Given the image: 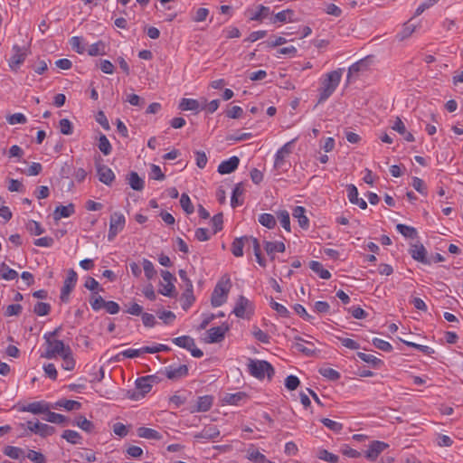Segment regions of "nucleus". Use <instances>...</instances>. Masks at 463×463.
Wrapping results in <instances>:
<instances>
[{"label": "nucleus", "mask_w": 463, "mask_h": 463, "mask_svg": "<svg viewBox=\"0 0 463 463\" xmlns=\"http://www.w3.org/2000/svg\"><path fill=\"white\" fill-rule=\"evenodd\" d=\"M344 69L332 71L323 76L319 88L318 103L325 102L335 92L338 87Z\"/></svg>", "instance_id": "f257e3e1"}, {"label": "nucleus", "mask_w": 463, "mask_h": 463, "mask_svg": "<svg viewBox=\"0 0 463 463\" xmlns=\"http://www.w3.org/2000/svg\"><path fill=\"white\" fill-rule=\"evenodd\" d=\"M248 369L250 375L257 379H263L265 375L268 376L269 379L274 374V368L272 365L263 360H254L249 359Z\"/></svg>", "instance_id": "f03ea898"}, {"label": "nucleus", "mask_w": 463, "mask_h": 463, "mask_svg": "<svg viewBox=\"0 0 463 463\" xmlns=\"http://www.w3.org/2000/svg\"><path fill=\"white\" fill-rule=\"evenodd\" d=\"M231 282L230 279L223 277L215 286L212 294L211 302L213 307L222 306L227 299V295L230 291Z\"/></svg>", "instance_id": "7ed1b4c3"}, {"label": "nucleus", "mask_w": 463, "mask_h": 463, "mask_svg": "<svg viewBox=\"0 0 463 463\" xmlns=\"http://www.w3.org/2000/svg\"><path fill=\"white\" fill-rule=\"evenodd\" d=\"M44 338L47 344L46 351L42 354L44 358L52 359L57 354L62 355L67 352V349H71L70 346H66L61 340L50 339V336H47V335H44Z\"/></svg>", "instance_id": "20e7f679"}, {"label": "nucleus", "mask_w": 463, "mask_h": 463, "mask_svg": "<svg viewBox=\"0 0 463 463\" xmlns=\"http://www.w3.org/2000/svg\"><path fill=\"white\" fill-rule=\"evenodd\" d=\"M94 160L99 180L107 185H110L115 179L114 173L110 168L102 164L103 159L100 155H96Z\"/></svg>", "instance_id": "39448f33"}, {"label": "nucleus", "mask_w": 463, "mask_h": 463, "mask_svg": "<svg viewBox=\"0 0 463 463\" xmlns=\"http://www.w3.org/2000/svg\"><path fill=\"white\" fill-rule=\"evenodd\" d=\"M126 223L125 216L121 213H114L110 216L109 221V231L108 234V240L113 241L118 232H120Z\"/></svg>", "instance_id": "423d86ee"}, {"label": "nucleus", "mask_w": 463, "mask_h": 463, "mask_svg": "<svg viewBox=\"0 0 463 463\" xmlns=\"http://www.w3.org/2000/svg\"><path fill=\"white\" fill-rule=\"evenodd\" d=\"M12 50L14 53L8 61V64L13 71H16L21 66V64H23L25 61L27 57V52L26 50L21 48L16 44L13 46Z\"/></svg>", "instance_id": "0eeeda50"}, {"label": "nucleus", "mask_w": 463, "mask_h": 463, "mask_svg": "<svg viewBox=\"0 0 463 463\" xmlns=\"http://www.w3.org/2000/svg\"><path fill=\"white\" fill-rule=\"evenodd\" d=\"M77 282V273L73 269H70L68 271V276L64 281V285L61 288V299L63 302H66L68 300V297L73 288L75 287V284Z\"/></svg>", "instance_id": "6e6552de"}, {"label": "nucleus", "mask_w": 463, "mask_h": 463, "mask_svg": "<svg viewBox=\"0 0 463 463\" xmlns=\"http://www.w3.org/2000/svg\"><path fill=\"white\" fill-rule=\"evenodd\" d=\"M27 428L32 432L39 434L42 437L51 436L55 432V428L44 423L27 421Z\"/></svg>", "instance_id": "1a4fd4ad"}, {"label": "nucleus", "mask_w": 463, "mask_h": 463, "mask_svg": "<svg viewBox=\"0 0 463 463\" xmlns=\"http://www.w3.org/2000/svg\"><path fill=\"white\" fill-rule=\"evenodd\" d=\"M388 447L389 445L385 442L378 440L373 441L365 452V457L370 461H375L378 456Z\"/></svg>", "instance_id": "9d476101"}, {"label": "nucleus", "mask_w": 463, "mask_h": 463, "mask_svg": "<svg viewBox=\"0 0 463 463\" xmlns=\"http://www.w3.org/2000/svg\"><path fill=\"white\" fill-rule=\"evenodd\" d=\"M188 373V367L185 364L174 366L170 365L165 368V375L170 380H178L186 376Z\"/></svg>", "instance_id": "9b49d317"}, {"label": "nucleus", "mask_w": 463, "mask_h": 463, "mask_svg": "<svg viewBox=\"0 0 463 463\" xmlns=\"http://www.w3.org/2000/svg\"><path fill=\"white\" fill-rule=\"evenodd\" d=\"M246 14L250 20L260 22L269 15L270 10L269 7L260 5L257 6V10L248 9Z\"/></svg>", "instance_id": "f8f14e48"}, {"label": "nucleus", "mask_w": 463, "mask_h": 463, "mask_svg": "<svg viewBox=\"0 0 463 463\" xmlns=\"http://www.w3.org/2000/svg\"><path fill=\"white\" fill-rule=\"evenodd\" d=\"M392 128L402 136L403 141L413 142V135L409 132L405 127V124L400 118H396L392 123Z\"/></svg>", "instance_id": "ddd939ff"}, {"label": "nucleus", "mask_w": 463, "mask_h": 463, "mask_svg": "<svg viewBox=\"0 0 463 463\" xmlns=\"http://www.w3.org/2000/svg\"><path fill=\"white\" fill-rule=\"evenodd\" d=\"M239 163L240 159L238 156H232L219 165L218 173L221 175L231 174L237 169Z\"/></svg>", "instance_id": "4468645a"}, {"label": "nucleus", "mask_w": 463, "mask_h": 463, "mask_svg": "<svg viewBox=\"0 0 463 463\" xmlns=\"http://www.w3.org/2000/svg\"><path fill=\"white\" fill-rule=\"evenodd\" d=\"M228 330L227 326H221L212 327L207 331L208 343H218L223 340L226 331Z\"/></svg>", "instance_id": "2eb2a0df"}, {"label": "nucleus", "mask_w": 463, "mask_h": 463, "mask_svg": "<svg viewBox=\"0 0 463 463\" xmlns=\"http://www.w3.org/2000/svg\"><path fill=\"white\" fill-rule=\"evenodd\" d=\"M50 409V405L44 402H34L24 406L22 411H28L33 414L45 413Z\"/></svg>", "instance_id": "dca6fc26"}, {"label": "nucleus", "mask_w": 463, "mask_h": 463, "mask_svg": "<svg viewBox=\"0 0 463 463\" xmlns=\"http://www.w3.org/2000/svg\"><path fill=\"white\" fill-rule=\"evenodd\" d=\"M152 376H146L138 378L136 381V387L139 391V395L141 397H144L146 393H148L151 391L152 384H151Z\"/></svg>", "instance_id": "f3484780"}, {"label": "nucleus", "mask_w": 463, "mask_h": 463, "mask_svg": "<svg viewBox=\"0 0 463 463\" xmlns=\"http://www.w3.org/2000/svg\"><path fill=\"white\" fill-rule=\"evenodd\" d=\"M250 307V302L243 296H240L236 306L233 309V313L238 317H244L246 310Z\"/></svg>", "instance_id": "a211bd4d"}, {"label": "nucleus", "mask_w": 463, "mask_h": 463, "mask_svg": "<svg viewBox=\"0 0 463 463\" xmlns=\"http://www.w3.org/2000/svg\"><path fill=\"white\" fill-rule=\"evenodd\" d=\"M74 213V205L72 203H69L68 205H60L57 206L53 213L54 220L58 221L61 218L70 217Z\"/></svg>", "instance_id": "6ab92c4d"}, {"label": "nucleus", "mask_w": 463, "mask_h": 463, "mask_svg": "<svg viewBox=\"0 0 463 463\" xmlns=\"http://www.w3.org/2000/svg\"><path fill=\"white\" fill-rule=\"evenodd\" d=\"M220 435V430L215 426L205 427L201 432L194 435V439H213Z\"/></svg>", "instance_id": "aec40b11"}, {"label": "nucleus", "mask_w": 463, "mask_h": 463, "mask_svg": "<svg viewBox=\"0 0 463 463\" xmlns=\"http://www.w3.org/2000/svg\"><path fill=\"white\" fill-rule=\"evenodd\" d=\"M246 242H250L248 236L236 238L232 244V252L235 257H241L243 255V247Z\"/></svg>", "instance_id": "412c9836"}, {"label": "nucleus", "mask_w": 463, "mask_h": 463, "mask_svg": "<svg viewBox=\"0 0 463 463\" xmlns=\"http://www.w3.org/2000/svg\"><path fill=\"white\" fill-rule=\"evenodd\" d=\"M306 210L302 206H297L293 210L292 215L294 218L298 219V224L303 229H307L309 226V221L307 217L305 215Z\"/></svg>", "instance_id": "4be33fe9"}, {"label": "nucleus", "mask_w": 463, "mask_h": 463, "mask_svg": "<svg viewBox=\"0 0 463 463\" xmlns=\"http://www.w3.org/2000/svg\"><path fill=\"white\" fill-rule=\"evenodd\" d=\"M426 250L422 244H414L411 246V254L412 258L422 263H429L426 259Z\"/></svg>", "instance_id": "5701e85b"}, {"label": "nucleus", "mask_w": 463, "mask_h": 463, "mask_svg": "<svg viewBox=\"0 0 463 463\" xmlns=\"http://www.w3.org/2000/svg\"><path fill=\"white\" fill-rule=\"evenodd\" d=\"M179 109L182 110L198 111L202 110V106L197 99L184 98L179 103Z\"/></svg>", "instance_id": "b1692460"}, {"label": "nucleus", "mask_w": 463, "mask_h": 463, "mask_svg": "<svg viewBox=\"0 0 463 463\" xmlns=\"http://www.w3.org/2000/svg\"><path fill=\"white\" fill-rule=\"evenodd\" d=\"M127 180L128 182V184L133 190L136 191H141L144 188V181L142 178L139 177L137 173L131 172L128 177Z\"/></svg>", "instance_id": "393cba45"}, {"label": "nucleus", "mask_w": 463, "mask_h": 463, "mask_svg": "<svg viewBox=\"0 0 463 463\" xmlns=\"http://www.w3.org/2000/svg\"><path fill=\"white\" fill-rule=\"evenodd\" d=\"M265 250L268 253V255L271 256V259H273V255L276 251H285V244L280 241H265Z\"/></svg>", "instance_id": "a878e982"}, {"label": "nucleus", "mask_w": 463, "mask_h": 463, "mask_svg": "<svg viewBox=\"0 0 463 463\" xmlns=\"http://www.w3.org/2000/svg\"><path fill=\"white\" fill-rule=\"evenodd\" d=\"M137 435L140 438L148 439H160L162 436L158 431L153 429L140 427L137 429Z\"/></svg>", "instance_id": "bb28decb"}, {"label": "nucleus", "mask_w": 463, "mask_h": 463, "mask_svg": "<svg viewBox=\"0 0 463 463\" xmlns=\"http://www.w3.org/2000/svg\"><path fill=\"white\" fill-rule=\"evenodd\" d=\"M213 399L210 395H205L198 398L196 411H207L213 405Z\"/></svg>", "instance_id": "cd10ccee"}, {"label": "nucleus", "mask_w": 463, "mask_h": 463, "mask_svg": "<svg viewBox=\"0 0 463 463\" xmlns=\"http://www.w3.org/2000/svg\"><path fill=\"white\" fill-rule=\"evenodd\" d=\"M43 420H45L49 422H52V423L62 424V425H66L69 421L65 416L56 413V412H52L50 411V409L46 412V416L43 418Z\"/></svg>", "instance_id": "c85d7f7f"}, {"label": "nucleus", "mask_w": 463, "mask_h": 463, "mask_svg": "<svg viewBox=\"0 0 463 463\" xmlns=\"http://www.w3.org/2000/svg\"><path fill=\"white\" fill-rule=\"evenodd\" d=\"M247 453L248 458L250 460L255 461L256 463H274L267 459V458L257 449H255L253 446L248 449Z\"/></svg>", "instance_id": "c756f323"}, {"label": "nucleus", "mask_w": 463, "mask_h": 463, "mask_svg": "<svg viewBox=\"0 0 463 463\" xmlns=\"http://www.w3.org/2000/svg\"><path fill=\"white\" fill-rule=\"evenodd\" d=\"M291 154L290 146H282L276 155L274 166L280 168L286 157Z\"/></svg>", "instance_id": "7c9ffc66"}, {"label": "nucleus", "mask_w": 463, "mask_h": 463, "mask_svg": "<svg viewBox=\"0 0 463 463\" xmlns=\"http://www.w3.org/2000/svg\"><path fill=\"white\" fill-rule=\"evenodd\" d=\"M309 267L314 272L318 274L321 279H328L331 277L330 272L327 269H325L323 265L318 261L312 260L309 263Z\"/></svg>", "instance_id": "2f4dec72"}, {"label": "nucleus", "mask_w": 463, "mask_h": 463, "mask_svg": "<svg viewBox=\"0 0 463 463\" xmlns=\"http://www.w3.org/2000/svg\"><path fill=\"white\" fill-rule=\"evenodd\" d=\"M74 425L78 426L82 430L87 432H91L94 429V424L82 415H79L76 417L74 420Z\"/></svg>", "instance_id": "473e14b6"}, {"label": "nucleus", "mask_w": 463, "mask_h": 463, "mask_svg": "<svg viewBox=\"0 0 463 463\" xmlns=\"http://www.w3.org/2000/svg\"><path fill=\"white\" fill-rule=\"evenodd\" d=\"M173 343L187 350L192 349L195 345L194 340L187 335L175 337L173 339Z\"/></svg>", "instance_id": "72a5a7b5"}, {"label": "nucleus", "mask_w": 463, "mask_h": 463, "mask_svg": "<svg viewBox=\"0 0 463 463\" xmlns=\"http://www.w3.org/2000/svg\"><path fill=\"white\" fill-rule=\"evenodd\" d=\"M88 53L90 56H98L106 54V44L102 41H99L91 44L88 50Z\"/></svg>", "instance_id": "f704fd0d"}, {"label": "nucleus", "mask_w": 463, "mask_h": 463, "mask_svg": "<svg viewBox=\"0 0 463 463\" xmlns=\"http://www.w3.org/2000/svg\"><path fill=\"white\" fill-rule=\"evenodd\" d=\"M0 271L2 272L1 278L5 280H13L18 277V273L14 269H10L5 263L0 265Z\"/></svg>", "instance_id": "c9c22d12"}, {"label": "nucleus", "mask_w": 463, "mask_h": 463, "mask_svg": "<svg viewBox=\"0 0 463 463\" xmlns=\"http://www.w3.org/2000/svg\"><path fill=\"white\" fill-rule=\"evenodd\" d=\"M4 454L13 459H19L24 455V451L18 447L5 446L4 448Z\"/></svg>", "instance_id": "e433bc0d"}, {"label": "nucleus", "mask_w": 463, "mask_h": 463, "mask_svg": "<svg viewBox=\"0 0 463 463\" xmlns=\"http://www.w3.org/2000/svg\"><path fill=\"white\" fill-rule=\"evenodd\" d=\"M57 407H62L67 411L80 410L81 407L80 402L72 400H61L56 403Z\"/></svg>", "instance_id": "4c0bfd02"}, {"label": "nucleus", "mask_w": 463, "mask_h": 463, "mask_svg": "<svg viewBox=\"0 0 463 463\" xmlns=\"http://www.w3.org/2000/svg\"><path fill=\"white\" fill-rule=\"evenodd\" d=\"M259 222L269 229H273L276 226V219L269 213L260 214L259 217Z\"/></svg>", "instance_id": "58836bf2"}, {"label": "nucleus", "mask_w": 463, "mask_h": 463, "mask_svg": "<svg viewBox=\"0 0 463 463\" xmlns=\"http://www.w3.org/2000/svg\"><path fill=\"white\" fill-rule=\"evenodd\" d=\"M294 14V12L293 10L291 9H287V10H283L278 14H275L274 16V19H273V23H277V22H280V23H284V22H292V18L291 16Z\"/></svg>", "instance_id": "ea45409f"}, {"label": "nucleus", "mask_w": 463, "mask_h": 463, "mask_svg": "<svg viewBox=\"0 0 463 463\" xmlns=\"http://www.w3.org/2000/svg\"><path fill=\"white\" fill-rule=\"evenodd\" d=\"M61 437L71 444H79L81 439V436L77 431L71 430H65Z\"/></svg>", "instance_id": "a19ab883"}, {"label": "nucleus", "mask_w": 463, "mask_h": 463, "mask_svg": "<svg viewBox=\"0 0 463 463\" xmlns=\"http://www.w3.org/2000/svg\"><path fill=\"white\" fill-rule=\"evenodd\" d=\"M63 359V368L67 371H71L75 366V360L72 357L71 349H67V352L61 355Z\"/></svg>", "instance_id": "79ce46f5"}, {"label": "nucleus", "mask_w": 463, "mask_h": 463, "mask_svg": "<svg viewBox=\"0 0 463 463\" xmlns=\"http://www.w3.org/2000/svg\"><path fill=\"white\" fill-rule=\"evenodd\" d=\"M396 229L404 237L413 238L417 235V231L415 228L407 226L405 224L399 223V224H397Z\"/></svg>", "instance_id": "37998d69"}, {"label": "nucleus", "mask_w": 463, "mask_h": 463, "mask_svg": "<svg viewBox=\"0 0 463 463\" xmlns=\"http://www.w3.org/2000/svg\"><path fill=\"white\" fill-rule=\"evenodd\" d=\"M357 356L364 362L371 364L373 367H377L378 365H380L383 363L377 357H375L372 354L362 353V352L357 353Z\"/></svg>", "instance_id": "c03bdc74"}, {"label": "nucleus", "mask_w": 463, "mask_h": 463, "mask_svg": "<svg viewBox=\"0 0 463 463\" xmlns=\"http://www.w3.org/2000/svg\"><path fill=\"white\" fill-rule=\"evenodd\" d=\"M71 48L78 53L82 54L85 52V47L82 43V39L79 36H73L70 40Z\"/></svg>", "instance_id": "a18cd8bd"}, {"label": "nucleus", "mask_w": 463, "mask_h": 463, "mask_svg": "<svg viewBox=\"0 0 463 463\" xmlns=\"http://www.w3.org/2000/svg\"><path fill=\"white\" fill-rule=\"evenodd\" d=\"M180 204L186 213L191 214L194 213V206L191 203L189 196L186 194H183L181 195Z\"/></svg>", "instance_id": "49530a36"}, {"label": "nucleus", "mask_w": 463, "mask_h": 463, "mask_svg": "<svg viewBox=\"0 0 463 463\" xmlns=\"http://www.w3.org/2000/svg\"><path fill=\"white\" fill-rule=\"evenodd\" d=\"M26 229L33 235H40L44 232V230L41 227L40 223L33 220L27 222Z\"/></svg>", "instance_id": "de8ad7c7"}, {"label": "nucleus", "mask_w": 463, "mask_h": 463, "mask_svg": "<svg viewBox=\"0 0 463 463\" xmlns=\"http://www.w3.org/2000/svg\"><path fill=\"white\" fill-rule=\"evenodd\" d=\"M278 218L282 225V227L287 231L290 232V219L289 213L283 210L278 213Z\"/></svg>", "instance_id": "09e8293b"}, {"label": "nucleus", "mask_w": 463, "mask_h": 463, "mask_svg": "<svg viewBox=\"0 0 463 463\" xmlns=\"http://www.w3.org/2000/svg\"><path fill=\"white\" fill-rule=\"evenodd\" d=\"M143 269L145 275L148 279H152L156 274L153 263L146 259L143 260Z\"/></svg>", "instance_id": "8fccbe9b"}, {"label": "nucleus", "mask_w": 463, "mask_h": 463, "mask_svg": "<svg viewBox=\"0 0 463 463\" xmlns=\"http://www.w3.org/2000/svg\"><path fill=\"white\" fill-rule=\"evenodd\" d=\"M321 422L333 431L339 432L343 430V424L327 418L321 420Z\"/></svg>", "instance_id": "3c124183"}, {"label": "nucleus", "mask_w": 463, "mask_h": 463, "mask_svg": "<svg viewBox=\"0 0 463 463\" xmlns=\"http://www.w3.org/2000/svg\"><path fill=\"white\" fill-rule=\"evenodd\" d=\"M51 310V306L44 302H38L33 308V311L38 316H46Z\"/></svg>", "instance_id": "603ef678"}, {"label": "nucleus", "mask_w": 463, "mask_h": 463, "mask_svg": "<svg viewBox=\"0 0 463 463\" xmlns=\"http://www.w3.org/2000/svg\"><path fill=\"white\" fill-rule=\"evenodd\" d=\"M319 373L326 378L329 380L335 381L340 378V373L332 368H322L319 370Z\"/></svg>", "instance_id": "864d4df0"}, {"label": "nucleus", "mask_w": 463, "mask_h": 463, "mask_svg": "<svg viewBox=\"0 0 463 463\" xmlns=\"http://www.w3.org/2000/svg\"><path fill=\"white\" fill-rule=\"evenodd\" d=\"M26 121V117L23 113H14L7 117V122L10 125L24 124Z\"/></svg>", "instance_id": "5fc2aeb1"}, {"label": "nucleus", "mask_w": 463, "mask_h": 463, "mask_svg": "<svg viewBox=\"0 0 463 463\" xmlns=\"http://www.w3.org/2000/svg\"><path fill=\"white\" fill-rule=\"evenodd\" d=\"M243 194V189L241 188V184H238L232 192V196L231 200L232 207H236L239 204H241V202H239L238 197Z\"/></svg>", "instance_id": "6e6d98bb"}, {"label": "nucleus", "mask_w": 463, "mask_h": 463, "mask_svg": "<svg viewBox=\"0 0 463 463\" xmlns=\"http://www.w3.org/2000/svg\"><path fill=\"white\" fill-rule=\"evenodd\" d=\"M60 126V131L63 135H71L72 133V124L71 122L67 118H62L60 120L59 123Z\"/></svg>", "instance_id": "4d7b16f0"}, {"label": "nucleus", "mask_w": 463, "mask_h": 463, "mask_svg": "<svg viewBox=\"0 0 463 463\" xmlns=\"http://www.w3.org/2000/svg\"><path fill=\"white\" fill-rule=\"evenodd\" d=\"M245 396L244 392L228 393L224 397V401L229 404H238V402Z\"/></svg>", "instance_id": "13d9d810"}, {"label": "nucleus", "mask_w": 463, "mask_h": 463, "mask_svg": "<svg viewBox=\"0 0 463 463\" xmlns=\"http://www.w3.org/2000/svg\"><path fill=\"white\" fill-rule=\"evenodd\" d=\"M318 458L331 463H336L338 460V457L336 455L330 453L326 449H322L318 452Z\"/></svg>", "instance_id": "bf43d9fd"}, {"label": "nucleus", "mask_w": 463, "mask_h": 463, "mask_svg": "<svg viewBox=\"0 0 463 463\" xmlns=\"http://www.w3.org/2000/svg\"><path fill=\"white\" fill-rule=\"evenodd\" d=\"M373 344L376 348L384 352H391L392 350V346L390 343L380 338H374Z\"/></svg>", "instance_id": "052dcab7"}, {"label": "nucleus", "mask_w": 463, "mask_h": 463, "mask_svg": "<svg viewBox=\"0 0 463 463\" xmlns=\"http://www.w3.org/2000/svg\"><path fill=\"white\" fill-rule=\"evenodd\" d=\"M299 383H300V382H299L298 378L295 375H289L285 380V386L289 391L296 390L299 386Z\"/></svg>", "instance_id": "680f3d73"}, {"label": "nucleus", "mask_w": 463, "mask_h": 463, "mask_svg": "<svg viewBox=\"0 0 463 463\" xmlns=\"http://www.w3.org/2000/svg\"><path fill=\"white\" fill-rule=\"evenodd\" d=\"M364 66V61H359L354 64H352L350 67H349V70H348V74H347V80L348 81H351L352 80V77L354 75V74H357L361 70H362V67Z\"/></svg>", "instance_id": "e2e57ef3"}, {"label": "nucleus", "mask_w": 463, "mask_h": 463, "mask_svg": "<svg viewBox=\"0 0 463 463\" xmlns=\"http://www.w3.org/2000/svg\"><path fill=\"white\" fill-rule=\"evenodd\" d=\"M27 458L34 463H46L45 457L41 452L35 450H30Z\"/></svg>", "instance_id": "0e129e2a"}, {"label": "nucleus", "mask_w": 463, "mask_h": 463, "mask_svg": "<svg viewBox=\"0 0 463 463\" xmlns=\"http://www.w3.org/2000/svg\"><path fill=\"white\" fill-rule=\"evenodd\" d=\"M222 213H217L212 218V224L213 226V233L218 232L222 229Z\"/></svg>", "instance_id": "69168bd1"}, {"label": "nucleus", "mask_w": 463, "mask_h": 463, "mask_svg": "<svg viewBox=\"0 0 463 463\" xmlns=\"http://www.w3.org/2000/svg\"><path fill=\"white\" fill-rule=\"evenodd\" d=\"M220 101L218 99H213L207 103L206 99H203V106H202V109H206L209 113L215 112L219 108Z\"/></svg>", "instance_id": "338daca9"}, {"label": "nucleus", "mask_w": 463, "mask_h": 463, "mask_svg": "<svg viewBox=\"0 0 463 463\" xmlns=\"http://www.w3.org/2000/svg\"><path fill=\"white\" fill-rule=\"evenodd\" d=\"M243 109L241 107L233 106L227 110L226 115L231 118H239L241 117Z\"/></svg>", "instance_id": "774afa93"}]
</instances>
